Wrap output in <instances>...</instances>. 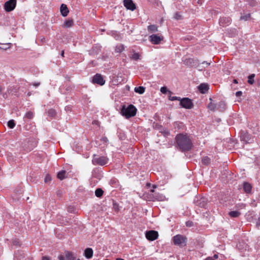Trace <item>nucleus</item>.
Wrapping results in <instances>:
<instances>
[{
	"mask_svg": "<svg viewBox=\"0 0 260 260\" xmlns=\"http://www.w3.org/2000/svg\"><path fill=\"white\" fill-rule=\"evenodd\" d=\"M178 146L182 151H188L191 148L192 144L190 139L186 135L178 134L176 137Z\"/></svg>",
	"mask_w": 260,
	"mask_h": 260,
	"instance_id": "1",
	"label": "nucleus"
},
{
	"mask_svg": "<svg viewBox=\"0 0 260 260\" xmlns=\"http://www.w3.org/2000/svg\"><path fill=\"white\" fill-rule=\"evenodd\" d=\"M136 108L133 105H129L127 107L122 106L121 110V114L126 118H129L136 115L137 112Z\"/></svg>",
	"mask_w": 260,
	"mask_h": 260,
	"instance_id": "2",
	"label": "nucleus"
},
{
	"mask_svg": "<svg viewBox=\"0 0 260 260\" xmlns=\"http://www.w3.org/2000/svg\"><path fill=\"white\" fill-rule=\"evenodd\" d=\"M109 161L108 158L106 156H96L95 155H94L92 160V164L94 165H100L104 166L106 165Z\"/></svg>",
	"mask_w": 260,
	"mask_h": 260,
	"instance_id": "3",
	"label": "nucleus"
},
{
	"mask_svg": "<svg viewBox=\"0 0 260 260\" xmlns=\"http://www.w3.org/2000/svg\"><path fill=\"white\" fill-rule=\"evenodd\" d=\"M173 242L176 245L183 246L186 244L187 239L181 235H177L173 237Z\"/></svg>",
	"mask_w": 260,
	"mask_h": 260,
	"instance_id": "4",
	"label": "nucleus"
},
{
	"mask_svg": "<svg viewBox=\"0 0 260 260\" xmlns=\"http://www.w3.org/2000/svg\"><path fill=\"white\" fill-rule=\"evenodd\" d=\"M145 198H147V200L149 201H162L166 199L165 196L157 192L154 193V194H149Z\"/></svg>",
	"mask_w": 260,
	"mask_h": 260,
	"instance_id": "5",
	"label": "nucleus"
},
{
	"mask_svg": "<svg viewBox=\"0 0 260 260\" xmlns=\"http://www.w3.org/2000/svg\"><path fill=\"white\" fill-rule=\"evenodd\" d=\"M180 104L183 108L187 109L192 108L193 106L191 100L187 98L181 99Z\"/></svg>",
	"mask_w": 260,
	"mask_h": 260,
	"instance_id": "6",
	"label": "nucleus"
},
{
	"mask_svg": "<svg viewBox=\"0 0 260 260\" xmlns=\"http://www.w3.org/2000/svg\"><path fill=\"white\" fill-rule=\"evenodd\" d=\"M164 37L161 35L153 34L149 37V41L153 44H159L163 40Z\"/></svg>",
	"mask_w": 260,
	"mask_h": 260,
	"instance_id": "7",
	"label": "nucleus"
},
{
	"mask_svg": "<svg viewBox=\"0 0 260 260\" xmlns=\"http://www.w3.org/2000/svg\"><path fill=\"white\" fill-rule=\"evenodd\" d=\"M16 0H9L4 5V9L6 12H9L13 10L16 7Z\"/></svg>",
	"mask_w": 260,
	"mask_h": 260,
	"instance_id": "8",
	"label": "nucleus"
},
{
	"mask_svg": "<svg viewBox=\"0 0 260 260\" xmlns=\"http://www.w3.org/2000/svg\"><path fill=\"white\" fill-rule=\"evenodd\" d=\"M92 82L94 84H97L101 86L105 83V80L103 76L100 74H96L92 78Z\"/></svg>",
	"mask_w": 260,
	"mask_h": 260,
	"instance_id": "9",
	"label": "nucleus"
},
{
	"mask_svg": "<svg viewBox=\"0 0 260 260\" xmlns=\"http://www.w3.org/2000/svg\"><path fill=\"white\" fill-rule=\"evenodd\" d=\"M158 236L157 232L155 231H149L146 233V237L150 241L156 240Z\"/></svg>",
	"mask_w": 260,
	"mask_h": 260,
	"instance_id": "10",
	"label": "nucleus"
},
{
	"mask_svg": "<svg viewBox=\"0 0 260 260\" xmlns=\"http://www.w3.org/2000/svg\"><path fill=\"white\" fill-rule=\"evenodd\" d=\"M123 3L127 9L134 11L136 9V6L132 0H124Z\"/></svg>",
	"mask_w": 260,
	"mask_h": 260,
	"instance_id": "11",
	"label": "nucleus"
},
{
	"mask_svg": "<svg viewBox=\"0 0 260 260\" xmlns=\"http://www.w3.org/2000/svg\"><path fill=\"white\" fill-rule=\"evenodd\" d=\"M231 22V19L229 17L220 18L219 20V24L220 26H225L229 25Z\"/></svg>",
	"mask_w": 260,
	"mask_h": 260,
	"instance_id": "12",
	"label": "nucleus"
},
{
	"mask_svg": "<svg viewBox=\"0 0 260 260\" xmlns=\"http://www.w3.org/2000/svg\"><path fill=\"white\" fill-rule=\"evenodd\" d=\"M209 89L208 85L206 83H202L198 86V89L202 93H206Z\"/></svg>",
	"mask_w": 260,
	"mask_h": 260,
	"instance_id": "13",
	"label": "nucleus"
},
{
	"mask_svg": "<svg viewBox=\"0 0 260 260\" xmlns=\"http://www.w3.org/2000/svg\"><path fill=\"white\" fill-rule=\"evenodd\" d=\"M84 254L86 258L90 259L93 256V250L91 248H87L84 250Z\"/></svg>",
	"mask_w": 260,
	"mask_h": 260,
	"instance_id": "14",
	"label": "nucleus"
},
{
	"mask_svg": "<svg viewBox=\"0 0 260 260\" xmlns=\"http://www.w3.org/2000/svg\"><path fill=\"white\" fill-rule=\"evenodd\" d=\"M60 12L63 17H66L69 13V10L65 4H62L60 6Z\"/></svg>",
	"mask_w": 260,
	"mask_h": 260,
	"instance_id": "15",
	"label": "nucleus"
},
{
	"mask_svg": "<svg viewBox=\"0 0 260 260\" xmlns=\"http://www.w3.org/2000/svg\"><path fill=\"white\" fill-rule=\"evenodd\" d=\"M209 100L210 101V103L208 105V108L211 111H215V110H217V103H213L211 98H210Z\"/></svg>",
	"mask_w": 260,
	"mask_h": 260,
	"instance_id": "16",
	"label": "nucleus"
},
{
	"mask_svg": "<svg viewBox=\"0 0 260 260\" xmlns=\"http://www.w3.org/2000/svg\"><path fill=\"white\" fill-rule=\"evenodd\" d=\"M252 186L251 185L247 182H245L243 184V189L244 190L246 193H250L251 190Z\"/></svg>",
	"mask_w": 260,
	"mask_h": 260,
	"instance_id": "17",
	"label": "nucleus"
},
{
	"mask_svg": "<svg viewBox=\"0 0 260 260\" xmlns=\"http://www.w3.org/2000/svg\"><path fill=\"white\" fill-rule=\"evenodd\" d=\"M196 61H197L196 59L193 58H188L186 59L184 62L187 66H192L193 65V64Z\"/></svg>",
	"mask_w": 260,
	"mask_h": 260,
	"instance_id": "18",
	"label": "nucleus"
},
{
	"mask_svg": "<svg viewBox=\"0 0 260 260\" xmlns=\"http://www.w3.org/2000/svg\"><path fill=\"white\" fill-rule=\"evenodd\" d=\"M225 109V104L222 102L220 101L219 103H217V110H219L220 111H223Z\"/></svg>",
	"mask_w": 260,
	"mask_h": 260,
	"instance_id": "19",
	"label": "nucleus"
},
{
	"mask_svg": "<svg viewBox=\"0 0 260 260\" xmlns=\"http://www.w3.org/2000/svg\"><path fill=\"white\" fill-rule=\"evenodd\" d=\"M65 256L66 260H75V258L72 252L69 251L65 252Z\"/></svg>",
	"mask_w": 260,
	"mask_h": 260,
	"instance_id": "20",
	"label": "nucleus"
},
{
	"mask_svg": "<svg viewBox=\"0 0 260 260\" xmlns=\"http://www.w3.org/2000/svg\"><path fill=\"white\" fill-rule=\"evenodd\" d=\"M145 88L143 86L136 87L134 89V91L139 94H143L145 92Z\"/></svg>",
	"mask_w": 260,
	"mask_h": 260,
	"instance_id": "21",
	"label": "nucleus"
},
{
	"mask_svg": "<svg viewBox=\"0 0 260 260\" xmlns=\"http://www.w3.org/2000/svg\"><path fill=\"white\" fill-rule=\"evenodd\" d=\"M148 30L150 32H155L158 30L157 26L156 25H150L148 26Z\"/></svg>",
	"mask_w": 260,
	"mask_h": 260,
	"instance_id": "22",
	"label": "nucleus"
},
{
	"mask_svg": "<svg viewBox=\"0 0 260 260\" xmlns=\"http://www.w3.org/2000/svg\"><path fill=\"white\" fill-rule=\"evenodd\" d=\"M241 214L240 212L237 211H232L229 213V215L231 217H238Z\"/></svg>",
	"mask_w": 260,
	"mask_h": 260,
	"instance_id": "23",
	"label": "nucleus"
},
{
	"mask_svg": "<svg viewBox=\"0 0 260 260\" xmlns=\"http://www.w3.org/2000/svg\"><path fill=\"white\" fill-rule=\"evenodd\" d=\"M140 54L137 52H134L130 56V58L132 60H138L140 59Z\"/></svg>",
	"mask_w": 260,
	"mask_h": 260,
	"instance_id": "24",
	"label": "nucleus"
},
{
	"mask_svg": "<svg viewBox=\"0 0 260 260\" xmlns=\"http://www.w3.org/2000/svg\"><path fill=\"white\" fill-rule=\"evenodd\" d=\"M66 172L64 170H62L58 173L57 178L60 180H62L66 178Z\"/></svg>",
	"mask_w": 260,
	"mask_h": 260,
	"instance_id": "25",
	"label": "nucleus"
},
{
	"mask_svg": "<svg viewBox=\"0 0 260 260\" xmlns=\"http://www.w3.org/2000/svg\"><path fill=\"white\" fill-rule=\"evenodd\" d=\"M124 49V46L123 45L119 44L117 45L115 47V51L117 53H121Z\"/></svg>",
	"mask_w": 260,
	"mask_h": 260,
	"instance_id": "26",
	"label": "nucleus"
},
{
	"mask_svg": "<svg viewBox=\"0 0 260 260\" xmlns=\"http://www.w3.org/2000/svg\"><path fill=\"white\" fill-rule=\"evenodd\" d=\"M104 193L103 190L101 188H97L95 191V194L97 197H101Z\"/></svg>",
	"mask_w": 260,
	"mask_h": 260,
	"instance_id": "27",
	"label": "nucleus"
},
{
	"mask_svg": "<svg viewBox=\"0 0 260 260\" xmlns=\"http://www.w3.org/2000/svg\"><path fill=\"white\" fill-rule=\"evenodd\" d=\"M255 77V74H252L248 76V83L251 85L254 83V77Z\"/></svg>",
	"mask_w": 260,
	"mask_h": 260,
	"instance_id": "28",
	"label": "nucleus"
},
{
	"mask_svg": "<svg viewBox=\"0 0 260 260\" xmlns=\"http://www.w3.org/2000/svg\"><path fill=\"white\" fill-rule=\"evenodd\" d=\"M73 25V21L72 20H68L66 21L64 25L66 27H70Z\"/></svg>",
	"mask_w": 260,
	"mask_h": 260,
	"instance_id": "29",
	"label": "nucleus"
},
{
	"mask_svg": "<svg viewBox=\"0 0 260 260\" xmlns=\"http://www.w3.org/2000/svg\"><path fill=\"white\" fill-rule=\"evenodd\" d=\"M8 126L10 128H13L15 126V121L14 120L12 119V120H10L8 122Z\"/></svg>",
	"mask_w": 260,
	"mask_h": 260,
	"instance_id": "30",
	"label": "nucleus"
},
{
	"mask_svg": "<svg viewBox=\"0 0 260 260\" xmlns=\"http://www.w3.org/2000/svg\"><path fill=\"white\" fill-rule=\"evenodd\" d=\"M202 163L205 165H208L210 162V159L207 156L204 157L202 160Z\"/></svg>",
	"mask_w": 260,
	"mask_h": 260,
	"instance_id": "31",
	"label": "nucleus"
},
{
	"mask_svg": "<svg viewBox=\"0 0 260 260\" xmlns=\"http://www.w3.org/2000/svg\"><path fill=\"white\" fill-rule=\"evenodd\" d=\"M48 116L50 117H54L56 115V111L54 109H50L48 110Z\"/></svg>",
	"mask_w": 260,
	"mask_h": 260,
	"instance_id": "32",
	"label": "nucleus"
},
{
	"mask_svg": "<svg viewBox=\"0 0 260 260\" xmlns=\"http://www.w3.org/2000/svg\"><path fill=\"white\" fill-rule=\"evenodd\" d=\"M34 114L31 111H28L25 114L24 117L28 119H32L33 118Z\"/></svg>",
	"mask_w": 260,
	"mask_h": 260,
	"instance_id": "33",
	"label": "nucleus"
},
{
	"mask_svg": "<svg viewBox=\"0 0 260 260\" xmlns=\"http://www.w3.org/2000/svg\"><path fill=\"white\" fill-rule=\"evenodd\" d=\"M250 18V14H247L246 15L242 16L240 18L242 20H247Z\"/></svg>",
	"mask_w": 260,
	"mask_h": 260,
	"instance_id": "34",
	"label": "nucleus"
},
{
	"mask_svg": "<svg viewBox=\"0 0 260 260\" xmlns=\"http://www.w3.org/2000/svg\"><path fill=\"white\" fill-rule=\"evenodd\" d=\"M160 91L164 94L167 93V92H171L170 91L168 90L167 88L165 86L161 87Z\"/></svg>",
	"mask_w": 260,
	"mask_h": 260,
	"instance_id": "35",
	"label": "nucleus"
},
{
	"mask_svg": "<svg viewBox=\"0 0 260 260\" xmlns=\"http://www.w3.org/2000/svg\"><path fill=\"white\" fill-rule=\"evenodd\" d=\"M169 100L172 101H176V100H178V101H180L181 100V98L178 97V96H170Z\"/></svg>",
	"mask_w": 260,
	"mask_h": 260,
	"instance_id": "36",
	"label": "nucleus"
},
{
	"mask_svg": "<svg viewBox=\"0 0 260 260\" xmlns=\"http://www.w3.org/2000/svg\"><path fill=\"white\" fill-rule=\"evenodd\" d=\"M113 209H114V210L115 211L118 212L120 210L119 206L118 204H117L116 203H113Z\"/></svg>",
	"mask_w": 260,
	"mask_h": 260,
	"instance_id": "37",
	"label": "nucleus"
},
{
	"mask_svg": "<svg viewBox=\"0 0 260 260\" xmlns=\"http://www.w3.org/2000/svg\"><path fill=\"white\" fill-rule=\"evenodd\" d=\"M51 180V176L49 175H47L44 179V181L45 183H48Z\"/></svg>",
	"mask_w": 260,
	"mask_h": 260,
	"instance_id": "38",
	"label": "nucleus"
},
{
	"mask_svg": "<svg viewBox=\"0 0 260 260\" xmlns=\"http://www.w3.org/2000/svg\"><path fill=\"white\" fill-rule=\"evenodd\" d=\"M12 244H13V245H14V246H20L19 241L17 239L13 240V242H12Z\"/></svg>",
	"mask_w": 260,
	"mask_h": 260,
	"instance_id": "39",
	"label": "nucleus"
},
{
	"mask_svg": "<svg viewBox=\"0 0 260 260\" xmlns=\"http://www.w3.org/2000/svg\"><path fill=\"white\" fill-rule=\"evenodd\" d=\"M181 16L179 13H176L174 16V18L175 19L179 20L181 19Z\"/></svg>",
	"mask_w": 260,
	"mask_h": 260,
	"instance_id": "40",
	"label": "nucleus"
},
{
	"mask_svg": "<svg viewBox=\"0 0 260 260\" xmlns=\"http://www.w3.org/2000/svg\"><path fill=\"white\" fill-rule=\"evenodd\" d=\"M186 226L187 227H191L193 225V223L191 221H187L185 223Z\"/></svg>",
	"mask_w": 260,
	"mask_h": 260,
	"instance_id": "41",
	"label": "nucleus"
},
{
	"mask_svg": "<svg viewBox=\"0 0 260 260\" xmlns=\"http://www.w3.org/2000/svg\"><path fill=\"white\" fill-rule=\"evenodd\" d=\"M101 140L102 142H103L104 143H108V138L106 137H103L101 139Z\"/></svg>",
	"mask_w": 260,
	"mask_h": 260,
	"instance_id": "42",
	"label": "nucleus"
},
{
	"mask_svg": "<svg viewBox=\"0 0 260 260\" xmlns=\"http://www.w3.org/2000/svg\"><path fill=\"white\" fill-rule=\"evenodd\" d=\"M58 260H66L65 255H60L58 257Z\"/></svg>",
	"mask_w": 260,
	"mask_h": 260,
	"instance_id": "43",
	"label": "nucleus"
},
{
	"mask_svg": "<svg viewBox=\"0 0 260 260\" xmlns=\"http://www.w3.org/2000/svg\"><path fill=\"white\" fill-rule=\"evenodd\" d=\"M202 64L206 65V67H207L210 64V63L208 62L207 61H204L202 62Z\"/></svg>",
	"mask_w": 260,
	"mask_h": 260,
	"instance_id": "44",
	"label": "nucleus"
},
{
	"mask_svg": "<svg viewBox=\"0 0 260 260\" xmlns=\"http://www.w3.org/2000/svg\"><path fill=\"white\" fill-rule=\"evenodd\" d=\"M242 94V92L241 91H238L236 92V95L237 96H240Z\"/></svg>",
	"mask_w": 260,
	"mask_h": 260,
	"instance_id": "45",
	"label": "nucleus"
},
{
	"mask_svg": "<svg viewBox=\"0 0 260 260\" xmlns=\"http://www.w3.org/2000/svg\"><path fill=\"white\" fill-rule=\"evenodd\" d=\"M153 188H156V185H153ZM154 193H155V192H154V189H151V190H150V194H154Z\"/></svg>",
	"mask_w": 260,
	"mask_h": 260,
	"instance_id": "46",
	"label": "nucleus"
},
{
	"mask_svg": "<svg viewBox=\"0 0 260 260\" xmlns=\"http://www.w3.org/2000/svg\"><path fill=\"white\" fill-rule=\"evenodd\" d=\"M197 67L198 68V70L199 71H202L203 70L204 68H205V67H201L200 65L198 64V66H197Z\"/></svg>",
	"mask_w": 260,
	"mask_h": 260,
	"instance_id": "47",
	"label": "nucleus"
},
{
	"mask_svg": "<svg viewBox=\"0 0 260 260\" xmlns=\"http://www.w3.org/2000/svg\"><path fill=\"white\" fill-rule=\"evenodd\" d=\"M42 260H50L49 257L46 256H44L42 258Z\"/></svg>",
	"mask_w": 260,
	"mask_h": 260,
	"instance_id": "48",
	"label": "nucleus"
},
{
	"mask_svg": "<svg viewBox=\"0 0 260 260\" xmlns=\"http://www.w3.org/2000/svg\"><path fill=\"white\" fill-rule=\"evenodd\" d=\"M32 84H33V85H34V86H35V87H38V86H39V85H40V83L39 82H38V83H33Z\"/></svg>",
	"mask_w": 260,
	"mask_h": 260,
	"instance_id": "49",
	"label": "nucleus"
},
{
	"mask_svg": "<svg viewBox=\"0 0 260 260\" xmlns=\"http://www.w3.org/2000/svg\"><path fill=\"white\" fill-rule=\"evenodd\" d=\"M3 96L4 98L6 99L8 97V95L7 93H3Z\"/></svg>",
	"mask_w": 260,
	"mask_h": 260,
	"instance_id": "50",
	"label": "nucleus"
},
{
	"mask_svg": "<svg viewBox=\"0 0 260 260\" xmlns=\"http://www.w3.org/2000/svg\"><path fill=\"white\" fill-rule=\"evenodd\" d=\"M205 260H214L212 257H208Z\"/></svg>",
	"mask_w": 260,
	"mask_h": 260,
	"instance_id": "51",
	"label": "nucleus"
},
{
	"mask_svg": "<svg viewBox=\"0 0 260 260\" xmlns=\"http://www.w3.org/2000/svg\"><path fill=\"white\" fill-rule=\"evenodd\" d=\"M218 257V256L217 254H214V256H213V258H215V259H217V258Z\"/></svg>",
	"mask_w": 260,
	"mask_h": 260,
	"instance_id": "52",
	"label": "nucleus"
},
{
	"mask_svg": "<svg viewBox=\"0 0 260 260\" xmlns=\"http://www.w3.org/2000/svg\"><path fill=\"white\" fill-rule=\"evenodd\" d=\"M61 56H62V57H63V56H64V51H63V50H62V51H61Z\"/></svg>",
	"mask_w": 260,
	"mask_h": 260,
	"instance_id": "53",
	"label": "nucleus"
},
{
	"mask_svg": "<svg viewBox=\"0 0 260 260\" xmlns=\"http://www.w3.org/2000/svg\"><path fill=\"white\" fill-rule=\"evenodd\" d=\"M233 82H234V83H238V81H237V79H234V80H233Z\"/></svg>",
	"mask_w": 260,
	"mask_h": 260,
	"instance_id": "54",
	"label": "nucleus"
},
{
	"mask_svg": "<svg viewBox=\"0 0 260 260\" xmlns=\"http://www.w3.org/2000/svg\"><path fill=\"white\" fill-rule=\"evenodd\" d=\"M3 90V88L0 86V93H1Z\"/></svg>",
	"mask_w": 260,
	"mask_h": 260,
	"instance_id": "55",
	"label": "nucleus"
},
{
	"mask_svg": "<svg viewBox=\"0 0 260 260\" xmlns=\"http://www.w3.org/2000/svg\"><path fill=\"white\" fill-rule=\"evenodd\" d=\"M205 199L204 198H202L201 199V201L203 202H205Z\"/></svg>",
	"mask_w": 260,
	"mask_h": 260,
	"instance_id": "56",
	"label": "nucleus"
},
{
	"mask_svg": "<svg viewBox=\"0 0 260 260\" xmlns=\"http://www.w3.org/2000/svg\"><path fill=\"white\" fill-rule=\"evenodd\" d=\"M244 140V141H246V142H248V141H249V140H245H245Z\"/></svg>",
	"mask_w": 260,
	"mask_h": 260,
	"instance_id": "57",
	"label": "nucleus"
},
{
	"mask_svg": "<svg viewBox=\"0 0 260 260\" xmlns=\"http://www.w3.org/2000/svg\"><path fill=\"white\" fill-rule=\"evenodd\" d=\"M204 205H205V204H203V205H201V207H204Z\"/></svg>",
	"mask_w": 260,
	"mask_h": 260,
	"instance_id": "58",
	"label": "nucleus"
},
{
	"mask_svg": "<svg viewBox=\"0 0 260 260\" xmlns=\"http://www.w3.org/2000/svg\"><path fill=\"white\" fill-rule=\"evenodd\" d=\"M17 254L16 253V254H15V257H17Z\"/></svg>",
	"mask_w": 260,
	"mask_h": 260,
	"instance_id": "59",
	"label": "nucleus"
}]
</instances>
